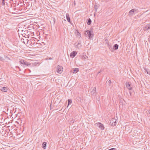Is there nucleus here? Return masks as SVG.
Listing matches in <instances>:
<instances>
[{"label": "nucleus", "mask_w": 150, "mask_h": 150, "mask_svg": "<svg viewBox=\"0 0 150 150\" xmlns=\"http://www.w3.org/2000/svg\"><path fill=\"white\" fill-rule=\"evenodd\" d=\"M116 118H112L110 120V124L112 126L116 125L117 123V117H116Z\"/></svg>", "instance_id": "obj_1"}, {"label": "nucleus", "mask_w": 150, "mask_h": 150, "mask_svg": "<svg viewBox=\"0 0 150 150\" xmlns=\"http://www.w3.org/2000/svg\"><path fill=\"white\" fill-rule=\"evenodd\" d=\"M138 12L137 10L136 9H133L130 10L129 13V16H132L133 15Z\"/></svg>", "instance_id": "obj_2"}, {"label": "nucleus", "mask_w": 150, "mask_h": 150, "mask_svg": "<svg viewBox=\"0 0 150 150\" xmlns=\"http://www.w3.org/2000/svg\"><path fill=\"white\" fill-rule=\"evenodd\" d=\"M20 62L21 64L24 66V67L30 66L31 65L30 63L24 60L21 61Z\"/></svg>", "instance_id": "obj_3"}, {"label": "nucleus", "mask_w": 150, "mask_h": 150, "mask_svg": "<svg viewBox=\"0 0 150 150\" xmlns=\"http://www.w3.org/2000/svg\"><path fill=\"white\" fill-rule=\"evenodd\" d=\"M8 89L7 86H0V90L2 92H6Z\"/></svg>", "instance_id": "obj_4"}, {"label": "nucleus", "mask_w": 150, "mask_h": 150, "mask_svg": "<svg viewBox=\"0 0 150 150\" xmlns=\"http://www.w3.org/2000/svg\"><path fill=\"white\" fill-rule=\"evenodd\" d=\"M62 69L63 67H62L58 65L57 67V72L59 74H61L63 71Z\"/></svg>", "instance_id": "obj_5"}, {"label": "nucleus", "mask_w": 150, "mask_h": 150, "mask_svg": "<svg viewBox=\"0 0 150 150\" xmlns=\"http://www.w3.org/2000/svg\"><path fill=\"white\" fill-rule=\"evenodd\" d=\"M85 34L87 35L90 38H91L93 37V35L91 34V33L89 30H87L85 32Z\"/></svg>", "instance_id": "obj_6"}, {"label": "nucleus", "mask_w": 150, "mask_h": 150, "mask_svg": "<svg viewBox=\"0 0 150 150\" xmlns=\"http://www.w3.org/2000/svg\"><path fill=\"white\" fill-rule=\"evenodd\" d=\"M96 124L97 125V126L100 129L102 130H103L104 129V127L103 125L101 123H96Z\"/></svg>", "instance_id": "obj_7"}, {"label": "nucleus", "mask_w": 150, "mask_h": 150, "mask_svg": "<svg viewBox=\"0 0 150 150\" xmlns=\"http://www.w3.org/2000/svg\"><path fill=\"white\" fill-rule=\"evenodd\" d=\"M126 85L127 88L129 89V91L131 90L132 89V86L129 83V82H127L126 83Z\"/></svg>", "instance_id": "obj_8"}, {"label": "nucleus", "mask_w": 150, "mask_h": 150, "mask_svg": "<svg viewBox=\"0 0 150 150\" xmlns=\"http://www.w3.org/2000/svg\"><path fill=\"white\" fill-rule=\"evenodd\" d=\"M92 95H95L96 93V87H94L91 92Z\"/></svg>", "instance_id": "obj_9"}, {"label": "nucleus", "mask_w": 150, "mask_h": 150, "mask_svg": "<svg viewBox=\"0 0 150 150\" xmlns=\"http://www.w3.org/2000/svg\"><path fill=\"white\" fill-rule=\"evenodd\" d=\"M77 52L76 51H73L70 54V56L71 57L74 58L77 54Z\"/></svg>", "instance_id": "obj_10"}, {"label": "nucleus", "mask_w": 150, "mask_h": 150, "mask_svg": "<svg viewBox=\"0 0 150 150\" xmlns=\"http://www.w3.org/2000/svg\"><path fill=\"white\" fill-rule=\"evenodd\" d=\"M145 30H150V23L146 25L145 27Z\"/></svg>", "instance_id": "obj_11"}, {"label": "nucleus", "mask_w": 150, "mask_h": 150, "mask_svg": "<svg viewBox=\"0 0 150 150\" xmlns=\"http://www.w3.org/2000/svg\"><path fill=\"white\" fill-rule=\"evenodd\" d=\"M66 16L67 21L69 22H70V20L69 14L68 13H66Z\"/></svg>", "instance_id": "obj_12"}, {"label": "nucleus", "mask_w": 150, "mask_h": 150, "mask_svg": "<svg viewBox=\"0 0 150 150\" xmlns=\"http://www.w3.org/2000/svg\"><path fill=\"white\" fill-rule=\"evenodd\" d=\"M47 143L45 142H44L42 145V147L44 149H46V147Z\"/></svg>", "instance_id": "obj_13"}, {"label": "nucleus", "mask_w": 150, "mask_h": 150, "mask_svg": "<svg viewBox=\"0 0 150 150\" xmlns=\"http://www.w3.org/2000/svg\"><path fill=\"white\" fill-rule=\"evenodd\" d=\"M79 69L78 68H75L73 70V73H76L79 71Z\"/></svg>", "instance_id": "obj_14"}, {"label": "nucleus", "mask_w": 150, "mask_h": 150, "mask_svg": "<svg viewBox=\"0 0 150 150\" xmlns=\"http://www.w3.org/2000/svg\"><path fill=\"white\" fill-rule=\"evenodd\" d=\"M81 47V43L79 42L76 45V47L78 48Z\"/></svg>", "instance_id": "obj_15"}, {"label": "nucleus", "mask_w": 150, "mask_h": 150, "mask_svg": "<svg viewBox=\"0 0 150 150\" xmlns=\"http://www.w3.org/2000/svg\"><path fill=\"white\" fill-rule=\"evenodd\" d=\"M118 46H119L117 44H115L113 46V48L115 50H117L118 49Z\"/></svg>", "instance_id": "obj_16"}, {"label": "nucleus", "mask_w": 150, "mask_h": 150, "mask_svg": "<svg viewBox=\"0 0 150 150\" xmlns=\"http://www.w3.org/2000/svg\"><path fill=\"white\" fill-rule=\"evenodd\" d=\"M99 6L98 5L96 4L94 5V8L96 10V11H97V9L98 8Z\"/></svg>", "instance_id": "obj_17"}, {"label": "nucleus", "mask_w": 150, "mask_h": 150, "mask_svg": "<svg viewBox=\"0 0 150 150\" xmlns=\"http://www.w3.org/2000/svg\"><path fill=\"white\" fill-rule=\"evenodd\" d=\"M88 57L86 55H84L82 56V59L83 60H85Z\"/></svg>", "instance_id": "obj_18"}, {"label": "nucleus", "mask_w": 150, "mask_h": 150, "mask_svg": "<svg viewBox=\"0 0 150 150\" xmlns=\"http://www.w3.org/2000/svg\"><path fill=\"white\" fill-rule=\"evenodd\" d=\"M91 23V20L90 18H89L88 20V22H87V24L88 25H90Z\"/></svg>", "instance_id": "obj_19"}, {"label": "nucleus", "mask_w": 150, "mask_h": 150, "mask_svg": "<svg viewBox=\"0 0 150 150\" xmlns=\"http://www.w3.org/2000/svg\"><path fill=\"white\" fill-rule=\"evenodd\" d=\"M72 103V100L71 99H68V105H69L70 104H71Z\"/></svg>", "instance_id": "obj_20"}, {"label": "nucleus", "mask_w": 150, "mask_h": 150, "mask_svg": "<svg viewBox=\"0 0 150 150\" xmlns=\"http://www.w3.org/2000/svg\"><path fill=\"white\" fill-rule=\"evenodd\" d=\"M145 70L147 74H149L150 75V71H149L147 69H145Z\"/></svg>", "instance_id": "obj_21"}, {"label": "nucleus", "mask_w": 150, "mask_h": 150, "mask_svg": "<svg viewBox=\"0 0 150 150\" xmlns=\"http://www.w3.org/2000/svg\"><path fill=\"white\" fill-rule=\"evenodd\" d=\"M41 45V44L40 43H36L35 44V46L36 47H38L39 46Z\"/></svg>", "instance_id": "obj_22"}, {"label": "nucleus", "mask_w": 150, "mask_h": 150, "mask_svg": "<svg viewBox=\"0 0 150 150\" xmlns=\"http://www.w3.org/2000/svg\"><path fill=\"white\" fill-rule=\"evenodd\" d=\"M52 21H53L54 23L55 22V19L54 18H53L52 19Z\"/></svg>", "instance_id": "obj_23"}, {"label": "nucleus", "mask_w": 150, "mask_h": 150, "mask_svg": "<svg viewBox=\"0 0 150 150\" xmlns=\"http://www.w3.org/2000/svg\"><path fill=\"white\" fill-rule=\"evenodd\" d=\"M4 60V58L2 57H1V56H0V60L2 61H3Z\"/></svg>", "instance_id": "obj_24"}, {"label": "nucleus", "mask_w": 150, "mask_h": 150, "mask_svg": "<svg viewBox=\"0 0 150 150\" xmlns=\"http://www.w3.org/2000/svg\"><path fill=\"white\" fill-rule=\"evenodd\" d=\"M108 150H116V148H113L110 149Z\"/></svg>", "instance_id": "obj_25"}, {"label": "nucleus", "mask_w": 150, "mask_h": 150, "mask_svg": "<svg viewBox=\"0 0 150 150\" xmlns=\"http://www.w3.org/2000/svg\"><path fill=\"white\" fill-rule=\"evenodd\" d=\"M102 71V70H101V69L98 72V73H97L98 75L99 74L100 72H101Z\"/></svg>", "instance_id": "obj_26"}, {"label": "nucleus", "mask_w": 150, "mask_h": 150, "mask_svg": "<svg viewBox=\"0 0 150 150\" xmlns=\"http://www.w3.org/2000/svg\"><path fill=\"white\" fill-rule=\"evenodd\" d=\"M108 82L109 83V84H110H110H111V81L110 80H109V81H108Z\"/></svg>", "instance_id": "obj_27"}, {"label": "nucleus", "mask_w": 150, "mask_h": 150, "mask_svg": "<svg viewBox=\"0 0 150 150\" xmlns=\"http://www.w3.org/2000/svg\"><path fill=\"white\" fill-rule=\"evenodd\" d=\"M5 4V3H4V2H3L2 1V5H4Z\"/></svg>", "instance_id": "obj_28"}, {"label": "nucleus", "mask_w": 150, "mask_h": 150, "mask_svg": "<svg viewBox=\"0 0 150 150\" xmlns=\"http://www.w3.org/2000/svg\"><path fill=\"white\" fill-rule=\"evenodd\" d=\"M74 6H75V5H76L75 2V1L74 2Z\"/></svg>", "instance_id": "obj_29"}, {"label": "nucleus", "mask_w": 150, "mask_h": 150, "mask_svg": "<svg viewBox=\"0 0 150 150\" xmlns=\"http://www.w3.org/2000/svg\"><path fill=\"white\" fill-rule=\"evenodd\" d=\"M4 57H6V58H7V59H9V58H8V57H6V56H4Z\"/></svg>", "instance_id": "obj_30"}, {"label": "nucleus", "mask_w": 150, "mask_h": 150, "mask_svg": "<svg viewBox=\"0 0 150 150\" xmlns=\"http://www.w3.org/2000/svg\"><path fill=\"white\" fill-rule=\"evenodd\" d=\"M49 59L50 60H51V59H52V58L51 57H50L49 58Z\"/></svg>", "instance_id": "obj_31"}, {"label": "nucleus", "mask_w": 150, "mask_h": 150, "mask_svg": "<svg viewBox=\"0 0 150 150\" xmlns=\"http://www.w3.org/2000/svg\"><path fill=\"white\" fill-rule=\"evenodd\" d=\"M2 1L3 2H4V0H2Z\"/></svg>", "instance_id": "obj_32"}, {"label": "nucleus", "mask_w": 150, "mask_h": 150, "mask_svg": "<svg viewBox=\"0 0 150 150\" xmlns=\"http://www.w3.org/2000/svg\"><path fill=\"white\" fill-rule=\"evenodd\" d=\"M149 113L150 114V110L149 111Z\"/></svg>", "instance_id": "obj_33"}, {"label": "nucleus", "mask_w": 150, "mask_h": 150, "mask_svg": "<svg viewBox=\"0 0 150 150\" xmlns=\"http://www.w3.org/2000/svg\"><path fill=\"white\" fill-rule=\"evenodd\" d=\"M129 93H130V94H131V92H129Z\"/></svg>", "instance_id": "obj_34"}, {"label": "nucleus", "mask_w": 150, "mask_h": 150, "mask_svg": "<svg viewBox=\"0 0 150 150\" xmlns=\"http://www.w3.org/2000/svg\"><path fill=\"white\" fill-rule=\"evenodd\" d=\"M79 98L80 99H81V98H80V97H79Z\"/></svg>", "instance_id": "obj_35"}, {"label": "nucleus", "mask_w": 150, "mask_h": 150, "mask_svg": "<svg viewBox=\"0 0 150 150\" xmlns=\"http://www.w3.org/2000/svg\"><path fill=\"white\" fill-rule=\"evenodd\" d=\"M105 150H107V149H105Z\"/></svg>", "instance_id": "obj_36"}]
</instances>
